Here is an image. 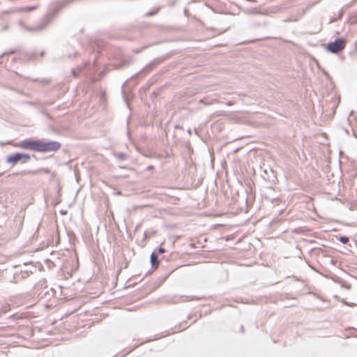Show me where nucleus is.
I'll use <instances>...</instances> for the list:
<instances>
[{
    "instance_id": "1",
    "label": "nucleus",
    "mask_w": 357,
    "mask_h": 357,
    "mask_svg": "<svg viewBox=\"0 0 357 357\" xmlns=\"http://www.w3.org/2000/svg\"><path fill=\"white\" fill-rule=\"evenodd\" d=\"M14 146L37 152H50L59 150L61 144L57 142H45L43 140L28 139L15 143Z\"/></svg>"
},
{
    "instance_id": "2",
    "label": "nucleus",
    "mask_w": 357,
    "mask_h": 357,
    "mask_svg": "<svg viewBox=\"0 0 357 357\" xmlns=\"http://www.w3.org/2000/svg\"><path fill=\"white\" fill-rule=\"evenodd\" d=\"M347 40L344 38H338L328 45L326 49L333 53H338L345 48Z\"/></svg>"
},
{
    "instance_id": "3",
    "label": "nucleus",
    "mask_w": 357,
    "mask_h": 357,
    "mask_svg": "<svg viewBox=\"0 0 357 357\" xmlns=\"http://www.w3.org/2000/svg\"><path fill=\"white\" fill-rule=\"evenodd\" d=\"M29 160L30 155L29 154L17 153L13 155L8 156L6 161L7 162L14 165L20 161H22V162H26Z\"/></svg>"
},
{
    "instance_id": "4",
    "label": "nucleus",
    "mask_w": 357,
    "mask_h": 357,
    "mask_svg": "<svg viewBox=\"0 0 357 357\" xmlns=\"http://www.w3.org/2000/svg\"><path fill=\"white\" fill-rule=\"evenodd\" d=\"M151 263L152 267L155 269L157 268L159 266V260L158 259L157 255L155 253H152L151 255Z\"/></svg>"
},
{
    "instance_id": "5",
    "label": "nucleus",
    "mask_w": 357,
    "mask_h": 357,
    "mask_svg": "<svg viewBox=\"0 0 357 357\" xmlns=\"http://www.w3.org/2000/svg\"><path fill=\"white\" fill-rule=\"evenodd\" d=\"M38 8V6H33V7H24V8H20V11H22V12H30V11H32L35 9H36Z\"/></svg>"
},
{
    "instance_id": "6",
    "label": "nucleus",
    "mask_w": 357,
    "mask_h": 357,
    "mask_svg": "<svg viewBox=\"0 0 357 357\" xmlns=\"http://www.w3.org/2000/svg\"><path fill=\"white\" fill-rule=\"evenodd\" d=\"M340 241L344 243V244H347L348 242H349V238L347 237V236H341L340 238Z\"/></svg>"
},
{
    "instance_id": "7",
    "label": "nucleus",
    "mask_w": 357,
    "mask_h": 357,
    "mask_svg": "<svg viewBox=\"0 0 357 357\" xmlns=\"http://www.w3.org/2000/svg\"><path fill=\"white\" fill-rule=\"evenodd\" d=\"M158 252H159V253H160V254H163V253H165V252H166V250H165V249L164 248H162V247H160V248H158Z\"/></svg>"
}]
</instances>
